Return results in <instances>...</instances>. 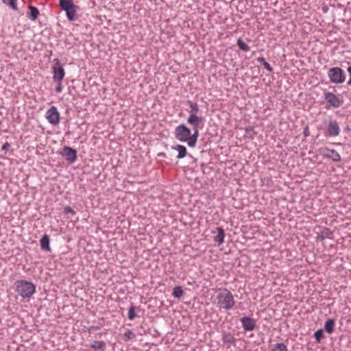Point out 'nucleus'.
Returning a JSON list of instances; mask_svg holds the SVG:
<instances>
[{"label": "nucleus", "instance_id": "25", "mask_svg": "<svg viewBox=\"0 0 351 351\" xmlns=\"http://www.w3.org/2000/svg\"><path fill=\"white\" fill-rule=\"evenodd\" d=\"M258 61L262 63L265 69H267L268 71H272V68L271 67L270 64L265 61L264 58H258Z\"/></svg>", "mask_w": 351, "mask_h": 351}, {"label": "nucleus", "instance_id": "6", "mask_svg": "<svg viewBox=\"0 0 351 351\" xmlns=\"http://www.w3.org/2000/svg\"><path fill=\"white\" fill-rule=\"evenodd\" d=\"M60 5L64 10L70 21L75 19L77 6L72 0H60Z\"/></svg>", "mask_w": 351, "mask_h": 351}, {"label": "nucleus", "instance_id": "27", "mask_svg": "<svg viewBox=\"0 0 351 351\" xmlns=\"http://www.w3.org/2000/svg\"><path fill=\"white\" fill-rule=\"evenodd\" d=\"M315 338L317 342H320L324 337V332L322 329L317 330L314 334Z\"/></svg>", "mask_w": 351, "mask_h": 351}, {"label": "nucleus", "instance_id": "26", "mask_svg": "<svg viewBox=\"0 0 351 351\" xmlns=\"http://www.w3.org/2000/svg\"><path fill=\"white\" fill-rule=\"evenodd\" d=\"M136 317L135 313V307L134 306H130L128 311V319L133 320Z\"/></svg>", "mask_w": 351, "mask_h": 351}, {"label": "nucleus", "instance_id": "12", "mask_svg": "<svg viewBox=\"0 0 351 351\" xmlns=\"http://www.w3.org/2000/svg\"><path fill=\"white\" fill-rule=\"evenodd\" d=\"M327 132H328V135L332 136H336L339 135V132H340V128H339V124L337 121H335V120L330 121L328 125Z\"/></svg>", "mask_w": 351, "mask_h": 351}, {"label": "nucleus", "instance_id": "4", "mask_svg": "<svg viewBox=\"0 0 351 351\" xmlns=\"http://www.w3.org/2000/svg\"><path fill=\"white\" fill-rule=\"evenodd\" d=\"M328 76L334 84H342L346 80L344 71L339 67H332L328 70Z\"/></svg>", "mask_w": 351, "mask_h": 351}, {"label": "nucleus", "instance_id": "16", "mask_svg": "<svg viewBox=\"0 0 351 351\" xmlns=\"http://www.w3.org/2000/svg\"><path fill=\"white\" fill-rule=\"evenodd\" d=\"M40 247L43 250L50 251L49 247V237L47 234H45L40 241Z\"/></svg>", "mask_w": 351, "mask_h": 351}, {"label": "nucleus", "instance_id": "5", "mask_svg": "<svg viewBox=\"0 0 351 351\" xmlns=\"http://www.w3.org/2000/svg\"><path fill=\"white\" fill-rule=\"evenodd\" d=\"M187 123L191 125L195 136H199V130L204 126V118L195 114H189Z\"/></svg>", "mask_w": 351, "mask_h": 351}, {"label": "nucleus", "instance_id": "11", "mask_svg": "<svg viewBox=\"0 0 351 351\" xmlns=\"http://www.w3.org/2000/svg\"><path fill=\"white\" fill-rule=\"evenodd\" d=\"M62 154L70 163L74 162L77 159L76 151L69 147H65Z\"/></svg>", "mask_w": 351, "mask_h": 351}, {"label": "nucleus", "instance_id": "13", "mask_svg": "<svg viewBox=\"0 0 351 351\" xmlns=\"http://www.w3.org/2000/svg\"><path fill=\"white\" fill-rule=\"evenodd\" d=\"M241 322L245 330H253L256 326L255 320L249 317H243L241 319Z\"/></svg>", "mask_w": 351, "mask_h": 351}, {"label": "nucleus", "instance_id": "8", "mask_svg": "<svg viewBox=\"0 0 351 351\" xmlns=\"http://www.w3.org/2000/svg\"><path fill=\"white\" fill-rule=\"evenodd\" d=\"M55 64L53 66V79L56 81H62L65 75L64 69L60 63L58 59H55Z\"/></svg>", "mask_w": 351, "mask_h": 351}, {"label": "nucleus", "instance_id": "19", "mask_svg": "<svg viewBox=\"0 0 351 351\" xmlns=\"http://www.w3.org/2000/svg\"><path fill=\"white\" fill-rule=\"evenodd\" d=\"M187 104L190 108V110L189 111V114H197V112L199 111V105L197 104V103L191 101H188Z\"/></svg>", "mask_w": 351, "mask_h": 351}, {"label": "nucleus", "instance_id": "24", "mask_svg": "<svg viewBox=\"0 0 351 351\" xmlns=\"http://www.w3.org/2000/svg\"><path fill=\"white\" fill-rule=\"evenodd\" d=\"M125 341L132 340L134 339L135 334L130 329H127L123 334Z\"/></svg>", "mask_w": 351, "mask_h": 351}, {"label": "nucleus", "instance_id": "9", "mask_svg": "<svg viewBox=\"0 0 351 351\" xmlns=\"http://www.w3.org/2000/svg\"><path fill=\"white\" fill-rule=\"evenodd\" d=\"M324 98L330 107L339 108L343 103V100L330 92L324 93Z\"/></svg>", "mask_w": 351, "mask_h": 351}, {"label": "nucleus", "instance_id": "15", "mask_svg": "<svg viewBox=\"0 0 351 351\" xmlns=\"http://www.w3.org/2000/svg\"><path fill=\"white\" fill-rule=\"evenodd\" d=\"M90 347L95 351H104L106 350V346L105 342L103 341H95L90 345Z\"/></svg>", "mask_w": 351, "mask_h": 351}, {"label": "nucleus", "instance_id": "28", "mask_svg": "<svg viewBox=\"0 0 351 351\" xmlns=\"http://www.w3.org/2000/svg\"><path fill=\"white\" fill-rule=\"evenodd\" d=\"M3 2L10 5L12 9H16V0H3Z\"/></svg>", "mask_w": 351, "mask_h": 351}, {"label": "nucleus", "instance_id": "1", "mask_svg": "<svg viewBox=\"0 0 351 351\" xmlns=\"http://www.w3.org/2000/svg\"><path fill=\"white\" fill-rule=\"evenodd\" d=\"M212 302L220 308L231 309L235 304L234 296L230 291L226 288H219L211 297Z\"/></svg>", "mask_w": 351, "mask_h": 351}, {"label": "nucleus", "instance_id": "3", "mask_svg": "<svg viewBox=\"0 0 351 351\" xmlns=\"http://www.w3.org/2000/svg\"><path fill=\"white\" fill-rule=\"evenodd\" d=\"M16 291L22 298H29L36 292L35 285L26 280H18L15 282Z\"/></svg>", "mask_w": 351, "mask_h": 351}, {"label": "nucleus", "instance_id": "18", "mask_svg": "<svg viewBox=\"0 0 351 351\" xmlns=\"http://www.w3.org/2000/svg\"><path fill=\"white\" fill-rule=\"evenodd\" d=\"M29 12L27 13L29 19L32 21H35L39 14L38 10L34 6H29Z\"/></svg>", "mask_w": 351, "mask_h": 351}, {"label": "nucleus", "instance_id": "10", "mask_svg": "<svg viewBox=\"0 0 351 351\" xmlns=\"http://www.w3.org/2000/svg\"><path fill=\"white\" fill-rule=\"evenodd\" d=\"M319 152L324 157L330 158L334 162H339L341 160V156L335 149H330L325 147L319 149Z\"/></svg>", "mask_w": 351, "mask_h": 351}, {"label": "nucleus", "instance_id": "21", "mask_svg": "<svg viewBox=\"0 0 351 351\" xmlns=\"http://www.w3.org/2000/svg\"><path fill=\"white\" fill-rule=\"evenodd\" d=\"M172 295L174 298H180L184 295V291L182 290L181 287H176L173 289Z\"/></svg>", "mask_w": 351, "mask_h": 351}, {"label": "nucleus", "instance_id": "29", "mask_svg": "<svg viewBox=\"0 0 351 351\" xmlns=\"http://www.w3.org/2000/svg\"><path fill=\"white\" fill-rule=\"evenodd\" d=\"M64 212L66 214H71L72 215L75 214V212L70 206H66L64 208Z\"/></svg>", "mask_w": 351, "mask_h": 351}, {"label": "nucleus", "instance_id": "14", "mask_svg": "<svg viewBox=\"0 0 351 351\" xmlns=\"http://www.w3.org/2000/svg\"><path fill=\"white\" fill-rule=\"evenodd\" d=\"M216 232L217 234L214 237V241L217 243L218 245H220L224 242V230L222 228L218 227L216 229Z\"/></svg>", "mask_w": 351, "mask_h": 351}, {"label": "nucleus", "instance_id": "2", "mask_svg": "<svg viewBox=\"0 0 351 351\" xmlns=\"http://www.w3.org/2000/svg\"><path fill=\"white\" fill-rule=\"evenodd\" d=\"M175 137L180 141L187 142L189 147H195L197 141L198 136H195L193 132L191 134V130L184 125H180L175 129Z\"/></svg>", "mask_w": 351, "mask_h": 351}, {"label": "nucleus", "instance_id": "31", "mask_svg": "<svg viewBox=\"0 0 351 351\" xmlns=\"http://www.w3.org/2000/svg\"><path fill=\"white\" fill-rule=\"evenodd\" d=\"M224 342H228V343H233L234 342V338L231 336L227 335L224 337Z\"/></svg>", "mask_w": 351, "mask_h": 351}, {"label": "nucleus", "instance_id": "20", "mask_svg": "<svg viewBox=\"0 0 351 351\" xmlns=\"http://www.w3.org/2000/svg\"><path fill=\"white\" fill-rule=\"evenodd\" d=\"M335 324V321L332 319H329L326 322L324 328H325L326 331L328 334H330L333 332Z\"/></svg>", "mask_w": 351, "mask_h": 351}, {"label": "nucleus", "instance_id": "30", "mask_svg": "<svg viewBox=\"0 0 351 351\" xmlns=\"http://www.w3.org/2000/svg\"><path fill=\"white\" fill-rule=\"evenodd\" d=\"M58 84L56 91L57 93H61L62 91V81H56Z\"/></svg>", "mask_w": 351, "mask_h": 351}, {"label": "nucleus", "instance_id": "22", "mask_svg": "<svg viewBox=\"0 0 351 351\" xmlns=\"http://www.w3.org/2000/svg\"><path fill=\"white\" fill-rule=\"evenodd\" d=\"M237 45L239 49L243 51H249L250 49V47L245 43L241 38L237 40Z\"/></svg>", "mask_w": 351, "mask_h": 351}, {"label": "nucleus", "instance_id": "32", "mask_svg": "<svg viewBox=\"0 0 351 351\" xmlns=\"http://www.w3.org/2000/svg\"><path fill=\"white\" fill-rule=\"evenodd\" d=\"M348 72L349 73L350 75V79L348 82V84L351 85V66H349L348 68Z\"/></svg>", "mask_w": 351, "mask_h": 351}, {"label": "nucleus", "instance_id": "23", "mask_svg": "<svg viewBox=\"0 0 351 351\" xmlns=\"http://www.w3.org/2000/svg\"><path fill=\"white\" fill-rule=\"evenodd\" d=\"M271 351H287V346L282 343L274 345Z\"/></svg>", "mask_w": 351, "mask_h": 351}, {"label": "nucleus", "instance_id": "7", "mask_svg": "<svg viewBox=\"0 0 351 351\" xmlns=\"http://www.w3.org/2000/svg\"><path fill=\"white\" fill-rule=\"evenodd\" d=\"M45 118L48 122L53 125H58L60 123V115L55 106H51L45 114Z\"/></svg>", "mask_w": 351, "mask_h": 351}, {"label": "nucleus", "instance_id": "33", "mask_svg": "<svg viewBox=\"0 0 351 351\" xmlns=\"http://www.w3.org/2000/svg\"><path fill=\"white\" fill-rule=\"evenodd\" d=\"M10 146V144L9 143H5L3 147H2V149H7L8 148H9Z\"/></svg>", "mask_w": 351, "mask_h": 351}, {"label": "nucleus", "instance_id": "17", "mask_svg": "<svg viewBox=\"0 0 351 351\" xmlns=\"http://www.w3.org/2000/svg\"><path fill=\"white\" fill-rule=\"evenodd\" d=\"M173 149L178 152V155L177 156L178 158L180 159L186 156V149L184 145H177L173 147Z\"/></svg>", "mask_w": 351, "mask_h": 351}]
</instances>
